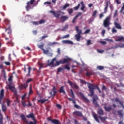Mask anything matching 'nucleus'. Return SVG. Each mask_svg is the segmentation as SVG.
<instances>
[{"label":"nucleus","instance_id":"20","mask_svg":"<svg viewBox=\"0 0 124 124\" xmlns=\"http://www.w3.org/2000/svg\"><path fill=\"white\" fill-rule=\"evenodd\" d=\"M5 31H7L8 34H9V37H10V34L12 33L11 28L10 25H9V27L6 29Z\"/></svg>","mask_w":124,"mask_h":124},{"label":"nucleus","instance_id":"43","mask_svg":"<svg viewBox=\"0 0 124 124\" xmlns=\"http://www.w3.org/2000/svg\"><path fill=\"white\" fill-rule=\"evenodd\" d=\"M6 103H7V106L8 107L10 106L11 102H10V99H7L6 100Z\"/></svg>","mask_w":124,"mask_h":124},{"label":"nucleus","instance_id":"64","mask_svg":"<svg viewBox=\"0 0 124 124\" xmlns=\"http://www.w3.org/2000/svg\"><path fill=\"white\" fill-rule=\"evenodd\" d=\"M4 63H5L6 65H10V64H11V63L9 62H4Z\"/></svg>","mask_w":124,"mask_h":124},{"label":"nucleus","instance_id":"38","mask_svg":"<svg viewBox=\"0 0 124 124\" xmlns=\"http://www.w3.org/2000/svg\"><path fill=\"white\" fill-rule=\"evenodd\" d=\"M0 124H3V116L2 115L0 116Z\"/></svg>","mask_w":124,"mask_h":124},{"label":"nucleus","instance_id":"49","mask_svg":"<svg viewBox=\"0 0 124 124\" xmlns=\"http://www.w3.org/2000/svg\"><path fill=\"white\" fill-rule=\"evenodd\" d=\"M96 14H97V11L96 10L94 11L92 15L93 17H95Z\"/></svg>","mask_w":124,"mask_h":124},{"label":"nucleus","instance_id":"16","mask_svg":"<svg viewBox=\"0 0 124 124\" xmlns=\"http://www.w3.org/2000/svg\"><path fill=\"white\" fill-rule=\"evenodd\" d=\"M80 4L81 5V7H80V10H81V11H83V12H86V10H85V9L86 8V6H85V4H84V1H81L80 2Z\"/></svg>","mask_w":124,"mask_h":124},{"label":"nucleus","instance_id":"8","mask_svg":"<svg viewBox=\"0 0 124 124\" xmlns=\"http://www.w3.org/2000/svg\"><path fill=\"white\" fill-rule=\"evenodd\" d=\"M33 3H31V1H28L27 3V5L26 6V8L27 11H29L30 9H32L33 8Z\"/></svg>","mask_w":124,"mask_h":124},{"label":"nucleus","instance_id":"23","mask_svg":"<svg viewBox=\"0 0 124 124\" xmlns=\"http://www.w3.org/2000/svg\"><path fill=\"white\" fill-rule=\"evenodd\" d=\"M59 93L65 94V91H64V87L61 86L59 90Z\"/></svg>","mask_w":124,"mask_h":124},{"label":"nucleus","instance_id":"54","mask_svg":"<svg viewBox=\"0 0 124 124\" xmlns=\"http://www.w3.org/2000/svg\"><path fill=\"white\" fill-rule=\"evenodd\" d=\"M82 13L81 12H79L77 14V15L75 16V18H78V17H79V16H81V15H82Z\"/></svg>","mask_w":124,"mask_h":124},{"label":"nucleus","instance_id":"33","mask_svg":"<svg viewBox=\"0 0 124 124\" xmlns=\"http://www.w3.org/2000/svg\"><path fill=\"white\" fill-rule=\"evenodd\" d=\"M21 103H22V105L23 106V107H27L28 105L26 103V101H25V100L22 101Z\"/></svg>","mask_w":124,"mask_h":124},{"label":"nucleus","instance_id":"31","mask_svg":"<svg viewBox=\"0 0 124 124\" xmlns=\"http://www.w3.org/2000/svg\"><path fill=\"white\" fill-rule=\"evenodd\" d=\"M32 81H33V79L32 78H28L26 82V85H28V84H29V83H31V82H32Z\"/></svg>","mask_w":124,"mask_h":124},{"label":"nucleus","instance_id":"15","mask_svg":"<svg viewBox=\"0 0 124 124\" xmlns=\"http://www.w3.org/2000/svg\"><path fill=\"white\" fill-rule=\"evenodd\" d=\"M104 109H105L106 112H110V111H111V110L113 108H112V106H111L110 105H109L108 107H107L106 106L104 107Z\"/></svg>","mask_w":124,"mask_h":124},{"label":"nucleus","instance_id":"25","mask_svg":"<svg viewBox=\"0 0 124 124\" xmlns=\"http://www.w3.org/2000/svg\"><path fill=\"white\" fill-rule=\"evenodd\" d=\"M52 123L53 124H62L60 120L58 119H53Z\"/></svg>","mask_w":124,"mask_h":124},{"label":"nucleus","instance_id":"62","mask_svg":"<svg viewBox=\"0 0 124 124\" xmlns=\"http://www.w3.org/2000/svg\"><path fill=\"white\" fill-rule=\"evenodd\" d=\"M103 17H104V14H103V13H101L99 15V19H102Z\"/></svg>","mask_w":124,"mask_h":124},{"label":"nucleus","instance_id":"58","mask_svg":"<svg viewBox=\"0 0 124 124\" xmlns=\"http://www.w3.org/2000/svg\"><path fill=\"white\" fill-rule=\"evenodd\" d=\"M56 44H59V43L57 42L49 43V45H56Z\"/></svg>","mask_w":124,"mask_h":124},{"label":"nucleus","instance_id":"36","mask_svg":"<svg viewBox=\"0 0 124 124\" xmlns=\"http://www.w3.org/2000/svg\"><path fill=\"white\" fill-rule=\"evenodd\" d=\"M97 69H98L99 70H103V69H104V66L99 65L97 66Z\"/></svg>","mask_w":124,"mask_h":124},{"label":"nucleus","instance_id":"12","mask_svg":"<svg viewBox=\"0 0 124 124\" xmlns=\"http://www.w3.org/2000/svg\"><path fill=\"white\" fill-rule=\"evenodd\" d=\"M29 86V84H21L20 85H19V88L20 90H26L27 88H28Z\"/></svg>","mask_w":124,"mask_h":124},{"label":"nucleus","instance_id":"61","mask_svg":"<svg viewBox=\"0 0 124 124\" xmlns=\"http://www.w3.org/2000/svg\"><path fill=\"white\" fill-rule=\"evenodd\" d=\"M74 107L75 108H77V109H81V107H80V106H78V105H74Z\"/></svg>","mask_w":124,"mask_h":124},{"label":"nucleus","instance_id":"45","mask_svg":"<svg viewBox=\"0 0 124 124\" xmlns=\"http://www.w3.org/2000/svg\"><path fill=\"white\" fill-rule=\"evenodd\" d=\"M64 68H65V69H66L67 70H70V67H69V66H68V64H65L64 65Z\"/></svg>","mask_w":124,"mask_h":124},{"label":"nucleus","instance_id":"52","mask_svg":"<svg viewBox=\"0 0 124 124\" xmlns=\"http://www.w3.org/2000/svg\"><path fill=\"white\" fill-rule=\"evenodd\" d=\"M69 36H70V35H69V34H68L67 35H64L62 37V38L63 39L64 38H68L69 37Z\"/></svg>","mask_w":124,"mask_h":124},{"label":"nucleus","instance_id":"42","mask_svg":"<svg viewBox=\"0 0 124 124\" xmlns=\"http://www.w3.org/2000/svg\"><path fill=\"white\" fill-rule=\"evenodd\" d=\"M37 46L38 47V48H39L40 49H41V50H43L44 48H43V47H44V45L42 44V45H38Z\"/></svg>","mask_w":124,"mask_h":124},{"label":"nucleus","instance_id":"11","mask_svg":"<svg viewBox=\"0 0 124 124\" xmlns=\"http://www.w3.org/2000/svg\"><path fill=\"white\" fill-rule=\"evenodd\" d=\"M73 115L77 116V117H80V118L83 117V113L82 112L79 111H75L73 112Z\"/></svg>","mask_w":124,"mask_h":124},{"label":"nucleus","instance_id":"44","mask_svg":"<svg viewBox=\"0 0 124 124\" xmlns=\"http://www.w3.org/2000/svg\"><path fill=\"white\" fill-rule=\"evenodd\" d=\"M32 89H31V85H30V89H29V94H32Z\"/></svg>","mask_w":124,"mask_h":124},{"label":"nucleus","instance_id":"53","mask_svg":"<svg viewBox=\"0 0 124 124\" xmlns=\"http://www.w3.org/2000/svg\"><path fill=\"white\" fill-rule=\"evenodd\" d=\"M99 43H100L102 45H106V44H107V43H106V42L104 41H101L99 42Z\"/></svg>","mask_w":124,"mask_h":124},{"label":"nucleus","instance_id":"40","mask_svg":"<svg viewBox=\"0 0 124 124\" xmlns=\"http://www.w3.org/2000/svg\"><path fill=\"white\" fill-rule=\"evenodd\" d=\"M6 106H5V105H2V110L3 111V112H5V111H6Z\"/></svg>","mask_w":124,"mask_h":124},{"label":"nucleus","instance_id":"50","mask_svg":"<svg viewBox=\"0 0 124 124\" xmlns=\"http://www.w3.org/2000/svg\"><path fill=\"white\" fill-rule=\"evenodd\" d=\"M117 16H118V10H116L114 13L113 17L115 18V17H117Z\"/></svg>","mask_w":124,"mask_h":124},{"label":"nucleus","instance_id":"37","mask_svg":"<svg viewBox=\"0 0 124 124\" xmlns=\"http://www.w3.org/2000/svg\"><path fill=\"white\" fill-rule=\"evenodd\" d=\"M93 72H87L85 74L86 76H92V75H93Z\"/></svg>","mask_w":124,"mask_h":124},{"label":"nucleus","instance_id":"63","mask_svg":"<svg viewBox=\"0 0 124 124\" xmlns=\"http://www.w3.org/2000/svg\"><path fill=\"white\" fill-rule=\"evenodd\" d=\"M118 46L120 48H124V44H120Z\"/></svg>","mask_w":124,"mask_h":124},{"label":"nucleus","instance_id":"2","mask_svg":"<svg viewBox=\"0 0 124 124\" xmlns=\"http://www.w3.org/2000/svg\"><path fill=\"white\" fill-rule=\"evenodd\" d=\"M20 118L22 119L24 123H26L27 124H36L35 117H34V114H33V112H31L30 114L26 116V118H28V119H32L34 122V123L31 121L29 123V121H28V120L26 118V116L23 114H21L20 115Z\"/></svg>","mask_w":124,"mask_h":124},{"label":"nucleus","instance_id":"59","mask_svg":"<svg viewBox=\"0 0 124 124\" xmlns=\"http://www.w3.org/2000/svg\"><path fill=\"white\" fill-rule=\"evenodd\" d=\"M56 107L59 109V110H61L62 109V105L60 104H56Z\"/></svg>","mask_w":124,"mask_h":124},{"label":"nucleus","instance_id":"46","mask_svg":"<svg viewBox=\"0 0 124 124\" xmlns=\"http://www.w3.org/2000/svg\"><path fill=\"white\" fill-rule=\"evenodd\" d=\"M45 22H46L45 20H41L39 21L38 23L40 25H42V24H45Z\"/></svg>","mask_w":124,"mask_h":124},{"label":"nucleus","instance_id":"41","mask_svg":"<svg viewBox=\"0 0 124 124\" xmlns=\"http://www.w3.org/2000/svg\"><path fill=\"white\" fill-rule=\"evenodd\" d=\"M67 11L69 15H71V14H72V13H73V9L72 8L69 9L67 10Z\"/></svg>","mask_w":124,"mask_h":124},{"label":"nucleus","instance_id":"34","mask_svg":"<svg viewBox=\"0 0 124 124\" xmlns=\"http://www.w3.org/2000/svg\"><path fill=\"white\" fill-rule=\"evenodd\" d=\"M120 13H123V15H124V3H123V6L120 11Z\"/></svg>","mask_w":124,"mask_h":124},{"label":"nucleus","instance_id":"9","mask_svg":"<svg viewBox=\"0 0 124 124\" xmlns=\"http://www.w3.org/2000/svg\"><path fill=\"white\" fill-rule=\"evenodd\" d=\"M112 113L113 115H115L116 116H120V117H123L124 116V113H123V110H114Z\"/></svg>","mask_w":124,"mask_h":124},{"label":"nucleus","instance_id":"26","mask_svg":"<svg viewBox=\"0 0 124 124\" xmlns=\"http://www.w3.org/2000/svg\"><path fill=\"white\" fill-rule=\"evenodd\" d=\"M75 39L77 41H80V39L81 38V35H79L78 34H77L75 35Z\"/></svg>","mask_w":124,"mask_h":124},{"label":"nucleus","instance_id":"5","mask_svg":"<svg viewBox=\"0 0 124 124\" xmlns=\"http://www.w3.org/2000/svg\"><path fill=\"white\" fill-rule=\"evenodd\" d=\"M93 117L95 120V121H96V122H97V123H98L99 124V123H100V122L99 121V120L98 119V118H99L100 120H101V122H105V121H106V119H107V117H102V116H98V115H97V114H96V113H93Z\"/></svg>","mask_w":124,"mask_h":124},{"label":"nucleus","instance_id":"47","mask_svg":"<svg viewBox=\"0 0 124 124\" xmlns=\"http://www.w3.org/2000/svg\"><path fill=\"white\" fill-rule=\"evenodd\" d=\"M95 89H96L97 90H98L99 93H101V91L100 90V89H99V87H98V86H97V85H95L94 86Z\"/></svg>","mask_w":124,"mask_h":124},{"label":"nucleus","instance_id":"13","mask_svg":"<svg viewBox=\"0 0 124 124\" xmlns=\"http://www.w3.org/2000/svg\"><path fill=\"white\" fill-rule=\"evenodd\" d=\"M3 96H4V90L1 89L0 92V104H1V100H2Z\"/></svg>","mask_w":124,"mask_h":124},{"label":"nucleus","instance_id":"4","mask_svg":"<svg viewBox=\"0 0 124 124\" xmlns=\"http://www.w3.org/2000/svg\"><path fill=\"white\" fill-rule=\"evenodd\" d=\"M111 23V16H107L103 21V26L104 28H108V30L110 31V26Z\"/></svg>","mask_w":124,"mask_h":124},{"label":"nucleus","instance_id":"39","mask_svg":"<svg viewBox=\"0 0 124 124\" xmlns=\"http://www.w3.org/2000/svg\"><path fill=\"white\" fill-rule=\"evenodd\" d=\"M97 100H98V96H97V95H95L93 98V101H97Z\"/></svg>","mask_w":124,"mask_h":124},{"label":"nucleus","instance_id":"60","mask_svg":"<svg viewBox=\"0 0 124 124\" xmlns=\"http://www.w3.org/2000/svg\"><path fill=\"white\" fill-rule=\"evenodd\" d=\"M13 78V76L11 75L8 78V81L9 82H11L12 81V78Z\"/></svg>","mask_w":124,"mask_h":124},{"label":"nucleus","instance_id":"19","mask_svg":"<svg viewBox=\"0 0 124 124\" xmlns=\"http://www.w3.org/2000/svg\"><path fill=\"white\" fill-rule=\"evenodd\" d=\"M76 31L77 32V34H79L80 35H81V34H82V30H80L79 29V26H76Z\"/></svg>","mask_w":124,"mask_h":124},{"label":"nucleus","instance_id":"29","mask_svg":"<svg viewBox=\"0 0 124 124\" xmlns=\"http://www.w3.org/2000/svg\"><path fill=\"white\" fill-rule=\"evenodd\" d=\"M116 41H124V37L123 36L118 37V38L116 40Z\"/></svg>","mask_w":124,"mask_h":124},{"label":"nucleus","instance_id":"22","mask_svg":"<svg viewBox=\"0 0 124 124\" xmlns=\"http://www.w3.org/2000/svg\"><path fill=\"white\" fill-rule=\"evenodd\" d=\"M114 25L116 29H118V30H122V26H121V24L115 22L114 23Z\"/></svg>","mask_w":124,"mask_h":124},{"label":"nucleus","instance_id":"1","mask_svg":"<svg viewBox=\"0 0 124 124\" xmlns=\"http://www.w3.org/2000/svg\"><path fill=\"white\" fill-rule=\"evenodd\" d=\"M57 60V58L55 57L52 59L51 62H49V60H48L47 65L48 66H52V67H56L57 66H59L60 64H64V63H69V62L71 61V59L69 58H63V60H61L59 61H56Z\"/></svg>","mask_w":124,"mask_h":124},{"label":"nucleus","instance_id":"14","mask_svg":"<svg viewBox=\"0 0 124 124\" xmlns=\"http://www.w3.org/2000/svg\"><path fill=\"white\" fill-rule=\"evenodd\" d=\"M79 95H80V96L82 97V98H83V99H84V100H85V101H86V102H90V100L87 99V97L85 96V95H84V93H83L79 92Z\"/></svg>","mask_w":124,"mask_h":124},{"label":"nucleus","instance_id":"30","mask_svg":"<svg viewBox=\"0 0 124 124\" xmlns=\"http://www.w3.org/2000/svg\"><path fill=\"white\" fill-rule=\"evenodd\" d=\"M93 103L95 107H99V105H98L97 101H93Z\"/></svg>","mask_w":124,"mask_h":124},{"label":"nucleus","instance_id":"32","mask_svg":"<svg viewBox=\"0 0 124 124\" xmlns=\"http://www.w3.org/2000/svg\"><path fill=\"white\" fill-rule=\"evenodd\" d=\"M64 70V68L62 67H59L57 68V73H60V72H62V71Z\"/></svg>","mask_w":124,"mask_h":124},{"label":"nucleus","instance_id":"6","mask_svg":"<svg viewBox=\"0 0 124 124\" xmlns=\"http://www.w3.org/2000/svg\"><path fill=\"white\" fill-rule=\"evenodd\" d=\"M27 69H28V74H26V77H31V67L29 65H24V72H27Z\"/></svg>","mask_w":124,"mask_h":124},{"label":"nucleus","instance_id":"21","mask_svg":"<svg viewBox=\"0 0 124 124\" xmlns=\"http://www.w3.org/2000/svg\"><path fill=\"white\" fill-rule=\"evenodd\" d=\"M115 102H119V104H120L121 106L123 107V108H124V102L123 101H120V100L118 98H116L115 99Z\"/></svg>","mask_w":124,"mask_h":124},{"label":"nucleus","instance_id":"10","mask_svg":"<svg viewBox=\"0 0 124 124\" xmlns=\"http://www.w3.org/2000/svg\"><path fill=\"white\" fill-rule=\"evenodd\" d=\"M49 13H52L53 16H54V17H55L56 18H59V17L61 16V14L59 13V12H61V11H58V12H56L53 11H49Z\"/></svg>","mask_w":124,"mask_h":124},{"label":"nucleus","instance_id":"48","mask_svg":"<svg viewBox=\"0 0 124 124\" xmlns=\"http://www.w3.org/2000/svg\"><path fill=\"white\" fill-rule=\"evenodd\" d=\"M42 51H43L44 54H45L46 55H47L49 53V50H45V49H43Z\"/></svg>","mask_w":124,"mask_h":124},{"label":"nucleus","instance_id":"28","mask_svg":"<svg viewBox=\"0 0 124 124\" xmlns=\"http://www.w3.org/2000/svg\"><path fill=\"white\" fill-rule=\"evenodd\" d=\"M71 93L69 94V95L71 96V97H72V98H75V95H74V93H73V90L72 89H70Z\"/></svg>","mask_w":124,"mask_h":124},{"label":"nucleus","instance_id":"57","mask_svg":"<svg viewBox=\"0 0 124 124\" xmlns=\"http://www.w3.org/2000/svg\"><path fill=\"white\" fill-rule=\"evenodd\" d=\"M112 33H116V32H117V30H116V29H115V28H113L112 29V31H111Z\"/></svg>","mask_w":124,"mask_h":124},{"label":"nucleus","instance_id":"35","mask_svg":"<svg viewBox=\"0 0 124 124\" xmlns=\"http://www.w3.org/2000/svg\"><path fill=\"white\" fill-rule=\"evenodd\" d=\"M8 87H9V89L11 90V91H12V92H13L14 90H16L15 88H14V87L11 86V84H9L8 85Z\"/></svg>","mask_w":124,"mask_h":124},{"label":"nucleus","instance_id":"51","mask_svg":"<svg viewBox=\"0 0 124 124\" xmlns=\"http://www.w3.org/2000/svg\"><path fill=\"white\" fill-rule=\"evenodd\" d=\"M79 7H80V4H78L77 6L74 7V10H78L79 9Z\"/></svg>","mask_w":124,"mask_h":124},{"label":"nucleus","instance_id":"24","mask_svg":"<svg viewBox=\"0 0 124 124\" xmlns=\"http://www.w3.org/2000/svg\"><path fill=\"white\" fill-rule=\"evenodd\" d=\"M97 113L98 115H100V116H103V115H104V112L102 110V108H99Z\"/></svg>","mask_w":124,"mask_h":124},{"label":"nucleus","instance_id":"56","mask_svg":"<svg viewBox=\"0 0 124 124\" xmlns=\"http://www.w3.org/2000/svg\"><path fill=\"white\" fill-rule=\"evenodd\" d=\"M2 73H3V75H4V78H6V73H5V71L4 70H3L2 71Z\"/></svg>","mask_w":124,"mask_h":124},{"label":"nucleus","instance_id":"55","mask_svg":"<svg viewBox=\"0 0 124 124\" xmlns=\"http://www.w3.org/2000/svg\"><path fill=\"white\" fill-rule=\"evenodd\" d=\"M69 6V4L66 3L63 6V9H65L66 7H68Z\"/></svg>","mask_w":124,"mask_h":124},{"label":"nucleus","instance_id":"7","mask_svg":"<svg viewBox=\"0 0 124 124\" xmlns=\"http://www.w3.org/2000/svg\"><path fill=\"white\" fill-rule=\"evenodd\" d=\"M68 84L72 88V89H76V90H79V86L77 85L76 83H73L72 81L68 80Z\"/></svg>","mask_w":124,"mask_h":124},{"label":"nucleus","instance_id":"17","mask_svg":"<svg viewBox=\"0 0 124 124\" xmlns=\"http://www.w3.org/2000/svg\"><path fill=\"white\" fill-rule=\"evenodd\" d=\"M68 19V16H62L60 17V20L61 22H65V21H66V20H67Z\"/></svg>","mask_w":124,"mask_h":124},{"label":"nucleus","instance_id":"27","mask_svg":"<svg viewBox=\"0 0 124 124\" xmlns=\"http://www.w3.org/2000/svg\"><path fill=\"white\" fill-rule=\"evenodd\" d=\"M47 100L48 99H40V100H38V102H39L42 104H43V103H44L45 102H46V101H47Z\"/></svg>","mask_w":124,"mask_h":124},{"label":"nucleus","instance_id":"3","mask_svg":"<svg viewBox=\"0 0 124 124\" xmlns=\"http://www.w3.org/2000/svg\"><path fill=\"white\" fill-rule=\"evenodd\" d=\"M79 81H80L81 84H82V85H86L88 84V88L89 89V92L90 93V94H89V96H93V94H94V90H95V88H94V86L93 85L92 83L87 82L86 81L79 79Z\"/></svg>","mask_w":124,"mask_h":124},{"label":"nucleus","instance_id":"18","mask_svg":"<svg viewBox=\"0 0 124 124\" xmlns=\"http://www.w3.org/2000/svg\"><path fill=\"white\" fill-rule=\"evenodd\" d=\"M62 42L63 44H70L71 45H73V42L70 40H63Z\"/></svg>","mask_w":124,"mask_h":124}]
</instances>
